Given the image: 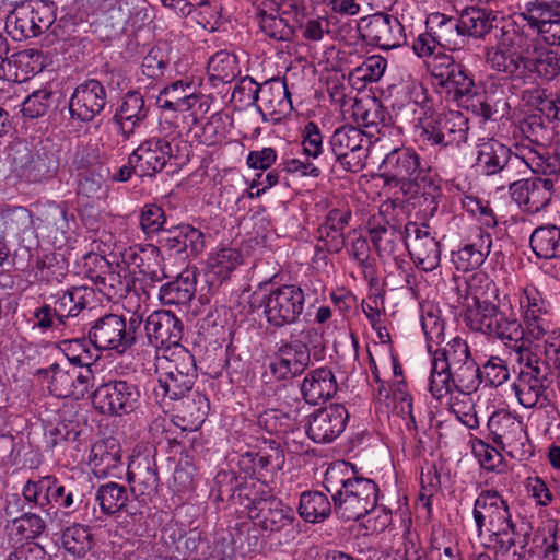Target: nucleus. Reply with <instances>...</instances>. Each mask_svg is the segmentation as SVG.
I'll return each instance as SVG.
<instances>
[{"label": "nucleus", "mask_w": 560, "mask_h": 560, "mask_svg": "<svg viewBox=\"0 0 560 560\" xmlns=\"http://www.w3.org/2000/svg\"><path fill=\"white\" fill-rule=\"evenodd\" d=\"M381 177L388 186L399 187L409 199L422 197L425 211L433 214L442 197V179L430 166L421 165L420 155L408 147L393 149L380 165Z\"/></svg>", "instance_id": "obj_1"}, {"label": "nucleus", "mask_w": 560, "mask_h": 560, "mask_svg": "<svg viewBox=\"0 0 560 560\" xmlns=\"http://www.w3.org/2000/svg\"><path fill=\"white\" fill-rule=\"evenodd\" d=\"M483 281L487 288L491 285V282L483 276H474L468 282L472 303L465 306L463 314L465 325L472 331L501 341L515 353L524 352L522 323L516 315L513 312L502 311L499 305L474 291V284Z\"/></svg>", "instance_id": "obj_2"}, {"label": "nucleus", "mask_w": 560, "mask_h": 560, "mask_svg": "<svg viewBox=\"0 0 560 560\" xmlns=\"http://www.w3.org/2000/svg\"><path fill=\"white\" fill-rule=\"evenodd\" d=\"M323 485L331 494L336 515L345 521H358L376 508L378 486L372 479L354 476L345 463L330 466Z\"/></svg>", "instance_id": "obj_3"}, {"label": "nucleus", "mask_w": 560, "mask_h": 560, "mask_svg": "<svg viewBox=\"0 0 560 560\" xmlns=\"http://www.w3.org/2000/svg\"><path fill=\"white\" fill-rule=\"evenodd\" d=\"M472 516L478 537L485 529L489 533L486 547L494 552V560H500L518 524L512 521L508 501L497 490H482L475 500Z\"/></svg>", "instance_id": "obj_4"}, {"label": "nucleus", "mask_w": 560, "mask_h": 560, "mask_svg": "<svg viewBox=\"0 0 560 560\" xmlns=\"http://www.w3.org/2000/svg\"><path fill=\"white\" fill-rule=\"evenodd\" d=\"M142 324V315L138 313H132L128 319L124 315L106 313L90 322L88 340L98 351L124 354L137 343Z\"/></svg>", "instance_id": "obj_5"}, {"label": "nucleus", "mask_w": 560, "mask_h": 560, "mask_svg": "<svg viewBox=\"0 0 560 560\" xmlns=\"http://www.w3.org/2000/svg\"><path fill=\"white\" fill-rule=\"evenodd\" d=\"M559 540V529L555 521H548L544 526L534 529L529 522L522 520L513 528L511 540L508 541L500 560H530L534 557L557 560Z\"/></svg>", "instance_id": "obj_6"}, {"label": "nucleus", "mask_w": 560, "mask_h": 560, "mask_svg": "<svg viewBox=\"0 0 560 560\" xmlns=\"http://www.w3.org/2000/svg\"><path fill=\"white\" fill-rule=\"evenodd\" d=\"M323 348V334L316 327H305L298 338L291 334L290 340H282L273 360L269 363L272 376L288 381L302 375L311 364V349Z\"/></svg>", "instance_id": "obj_7"}, {"label": "nucleus", "mask_w": 560, "mask_h": 560, "mask_svg": "<svg viewBox=\"0 0 560 560\" xmlns=\"http://www.w3.org/2000/svg\"><path fill=\"white\" fill-rule=\"evenodd\" d=\"M189 160V144L179 136L152 137L144 140L131 153V163L137 167L140 177H153L161 173L167 164L180 166Z\"/></svg>", "instance_id": "obj_8"}, {"label": "nucleus", "mask_w": 560, "mask_h": 560, "mask_svg": "<svg viewBox=\"0 0 560 560\" xmlns=\"http://www.w3.org/2000/svg\"><path fill=\"white\" fill-rule=\"evenodd\" d=\"M158 369L161 371L159 385L153 389L161 405L166 398H183L191 392L197 380L195 357L184 347L174 348L159 359Z\"/></svg>", "instance_id": "obj_9"}, {"label": "nucleus", "mask_w": 560, "mask_h": 560, "mask_svg": "<svg viewBox=\"0 0 560 560\" xmlns=\"http://www.w3.org/2000/svg\"><path fill=\"white\" fill-rule=\"evenodd\" d=\"M469 122L458 110L424 114L416 125L418 141L428 147L459 148L468 140Z\"/></svg>", "instance_id": "obj_10"}, {"label": "nucleus", "mask_w": 560, "mask_h": 560, "mask_svg": "<svg viewBox=\"0 0 560 560\" xmlns=\"http://www.w3.org/2000/svg\"><path fill=\"white\" fill-rule=\"evenodd\" d=\"M305 294L296 284H282L264 295L260 306L268 327L279 330L294 325L304 311Z\"/></svg>", "instance_id": "obj_11"}, {"label": "nucleus", "mask_w": 560, "mask_h": 560, "mask_svg": "<svg viewBox=\"0 0 560 560\" xmlns=\"http://www.w3.org/2000/svg\"><path fill=\"white\" fill-rule=\"evenodd\" d=\"M55 11V3L47 0L24 2L8 14L7 27L12 28L16 39L37 37L54 25Z\"/></svg>", "instance_id": "obj_12"}, {"label": "nucleus", "mask_w": 560, "mask_h": 560, "mask_svg": "<svg viewBox=\"0 0 560 560\" xmlns=\"http://www.w3.org/2000/svg\"><path fill=\"white\" fill-rule=\"evenodd\" d=\"M140 397V389L133 382L112 380L96 387L92 394V404L102 415L120 417L132 412Z\"/></svg>", "instance_id": "obj_13"}, {"label": "nucleus", "mask_w": 560, "mask_h": 560, "mask_svg": "<svg viewBox=\"0 0 560 560\" xmlns=\"http://www.w3.org/2000/svg\"><path fill=\"white\" fill-rule=\"evenodd\" d=\"M12 164L20 178L42 183L52 178L60 165L58 151L52 145H40L32 152L26 145L13 149Z\"/></svg>", "instance_id": "obj_14"}, {"label": "nucleus", "mask_w": 560, "mask_h": 560, "mask_svg": "<svg viewBox=\"0 0 560 560\" xmlns=\"http://www.w3.org/2000/svg\"><path fill=\"white\" fill-rule=\"evenodd\" d=\"M370 141L360 128L352 125L338 127L329 137V149L334 161L338 162L346 171L359 172L364 168L368 159Z\"/></svg>", "instance_id": "obj_15"}, {"label": "nucleus", "mask_w": 560, "mask_h": 560, "mask_svg": "<svg viewBox=\"0 0 560 560\" xmlns=\"http://www.w3.org/2000/svg\"><path fill=\"white\" fill-rule=\"evenodd\" d=\"M431 77L458 104L475 89V81L468 69L456 62L452 56L436 55L429 67Z\"/></svg>", "instance_id": "obj_16"}, {"label": "nucleus", "mask_w": 560, "mask_h": 560, "mask_svg": "<svg viewBox=\"0 0 560 560\" xmlns=\"http://www.w3.org/2000/svg\"><path fill=\"white\" fill-rule=\"evenodd\" d=\"M44 373L50 375L49 392L59 398L83 399L93 387L94 375L91 369H82V366L66 369L54 363Z\"/></svg>", "instance_id": "obj_17"}, {"label": "nucleus", "mask_w": 560, "mask_h": 560, "mask_svg": "<svg viewBox=\"0 0 560 560\" xmlns=\"http://www.w3.org/2000/svg\"><path fill=\"white\" fill-rule=\"evenodd\" d=\"M405 246L416 266L429 272L441 261L440 243L431 235L429 225L409 221L405 225Z\"/></svg>", "instance_id": "obj_18"}, {"label": "nucleus", "mask_w": 560, "mask_h": 560, "mask_svg": "<svg viewBox=\"0 0 560 560\" xmlns=\"http://www.w3.org/2000/svg\"><path fill=\"white\" fill-rule=\"evenodd\" d=\"M107 104V92L96 79L78 84L68 103L70 118L79 122H91L101 115Z\"/></svg>", "instance_id": "obj_19"}, {"label": "nucleus", "mask_w": 560, "mask_h": 560, "mask_svg": "<svg viewBox=\"0 0 560 560\" xmlns=\"http://www.w3.org/2000/svg\"><path fill=\"white\" fill-rule=\"evenodd\" d=\"M285 463V454L280 443L265 441L257 452L248 451L240 455V470L254 479L271 480Z\"/></svg>", "instance_id": "obj_20"}, {"label": "nucleus", "mask_w": 560, "mask_h": 560, "mask_svg": "<svg viewBox=\"0 0 560 560\" xmlns=\"http://www.w3.org/2000/svg\"><path fill=\"white\" fill-rule=\"evenodd\" d=\"M348 420L349 412L343 405L330 404L310 415L306 434L315 443H330L345 431Z\"/></svg>", "instance_id": "obj_21"}, {"label": "nucleus", "mask_w": 560, "mask_h": 560, "mask_svg": "<svg viewBox=\"0 0 560 560\" xmlns=\"http://www.w3.org/2000/svg\"><path fill=\"white\" fill-rule=\"evenodd\" d=\"M121 264L127 266L129 273H138L147 288L166 278L163 257L158 246L148 248L129 247L121 253Z\"/></svg>", "instance_id": "obj_22"}, {"label": "nucleus", "mask_w": 560, "mask_h": 560, "mask_svg": "<svg viewBox=\"0 0 560 560\" xmlns=\"http://www.w3.org/2000/svg\"><path fill=\"white\" fill-rule=\"evenodd\" d=\"M522 163V155L497 139H488L477 145V168L487 176L509 175Z\"/></svg>", "instance_id": "obj_23"}, {"label": "nucleus", "mask_w": 560, "mask_h": 560, "mask_svg": "<svg viewBox=\"0 0 560 560\" xmlns=\"http://www.w3.org/2000/svg\"><path fill=\"white\" fill-rule=\"evenodd\" d=\"M363 38L384 50L398 48L407 43L405 27L399 19L384 12L369 16L363 26Z\"/></svg>", "instance_id": "obj_24"}, {"label": "nucleus", "mask_w": 560, "mask_h": 560, "mask_svg": "<svg viewBox=\"0 0 560 560\" xmlns=\"http://www.w3.org/2000/svg\"><path fill=\"white\" fill-rule=\"evenodd\" d=\"M144 329L150 343L158 349L164 348L166 354L183 347V323L170 311L153 312L147 318Z\"/></svg>", "instance_id": "obj_25"}, {"label": "nucleus", "mask_w": 560, "mask_h": 560, "mask_svg": "<svg viewBox=\"0 0 560 560\" xmlns=\"http://www.w3.org/2000/svg\"><path fill=\"white\" fill-rule=\"evenodd\" d=\"M257 109L264 120L280 122L293 110L291 94L284 80L272 78L260 84Z\"/></svg>", "instance_id": "obj_26"}, {"label": "nucleus", "mask_w": 560, "mask_h": 560, "mask_svg": "<svg viewBox=\"0 0 560 560\" xmlns=\"http://www.w3.org/2000/svg\"><path fill=\"white\" fill-rule=\"evenodd\" d=\"M555 183L551 178L533 177L510 185L512 199L526 212L537 213L551 201Z\"/></svg>", "instance_id": "obj_27"}, {"label": "nucleus", "mask_w": 560, "mask_h": 560, "mask_svg": "<svg viewBox=\"0 0 560 560\" xmlns=\"http://www.w3.org/2000/svg\"><path fill=\"white\" fill-rule=\"evenodd\" d=\"M388 209L380 208L368 221L369 235L380 257L394 255L399 243H405V229L401 231L398 221L388 217Z\"/></svg>", "instance_id": "obj_28"}, {"label": "nucleus", "mask_w": 560, "mask_h": 560, "mask_svg": "<svg viewBox=\"0 0 560 560\" xmlns=\"http://www.w3.org/2000/svg\"><path fill=\"white\" fill-rule=\"evenodd\" d=\"M158 248L170 256H197L205 247L203 233L190 224L170 225L160 236Z\"/></svg>", "instance_id": "obj_29"}, {"label": "nucleus", "mask_w": 560, "mask_h": 560, "mask_svg": "<svg viewBox=\"0 0 560 560\" xmlns=\"http://www.w3.org/2000/svg\"><path fill=\"white\" fill-rule=\"evenodd\" d=\"M351 219L352 211L347 206L330 209L316 231L320 244L317 247L331 254L341 252L346 246L345 230Z\"/></svg>", "instance_id": "obj_30"}, {"label": "nucleus", "mask_w": 560, "mask_h": 560, "mask_svg": "<svg viewBox=\"0 0 560 560\" xmlns=\"http://www.w3.org/2000/svg\"><path fill=\"white\" fill-rule=\"evenodd\" d=\"M127 480L137 498L145 500L158 493L160 477L155 457L149 454L133 456L128 465Z\"/></svg>", "instance_id": "obj_31"}, {"label": "nucleus", "mask_w": 560, "mask_h": 560, "mask_svg": "<svg viewBox=\"0 0 560 560\" xmlns=\"http://www.w3.org/2000/svg\"><path fill=\"white\" fill-rule=\"evenodd\" d=\"M177 402L174 424L184 431L199 433L209 410L207 397L198 392L184 395L183 398H168Z\"/></svg>", "instance_id": "obj_32"}, {"label": "nucleus", "mask_w": 560, "mask_h": 560, "mask_svg": "<svg viewBox=\"0 0 560 560\" xmlns=\"http://www.w3.org/2000/svg\"><path fill=\"white\" fill-rule=\"evenodd\" d=\"M488 428L495 444L513 455L518 447H524L528 441L523 422L509 413L492 416L488 421Z\"/></svg>", "instance_id": "obj_33"}, {"label": "nucleus", "mask_w": 560, "mask_h": 560, "mask_svg": "<svg viewBox=\"0 0 560 560\" xmlns=\"http://www.w3.org/2000/svg\"><path fill=\"white\" fill-rule=\"evenodd\" d=\"M486 59L493 70L512 80H524L529 75L530 58L510 49L504 42L498 47L489 48Z\"/></svg>", "instance_id": "obj_34"}, {"label": "nucleus", "mask_w": 560, "mask_h": 560, "mask_svg": "<svg viewBox=\"0 0 560 560\" xmlns=\"http://www.w3.org/2000/svg\"><path fill=\"white\" fill-rule=\"evenodd\" d=\"M492 236L482 229H477L469 243L452 252V262L458 271L467 272L479 268L489 256Z\"/></svg>", "instance_id": "obj_35"}, {"label": "nucleus", "mask_w": 560, "mask_h": 560, "mask_svg": "<svg viewBox=\"0 0 560 560\" xmlns=\"http://www.w3.org/2000/svg\"><path fill=\"white\" fill-rule=\"evenodd\" d=\"M463 107L471 112L482 120H500L509 115L511 106L503 93L477 92L475 89L460 103Z\"/></svg>", "instance_id": "obj_36"}, {"label": "nucleus", "mask_w": 560, "mask_h": 560, "mask_svg": "<svg viewBox=\"0 0 560 560\" xmlns=\"http://www.w3.org/2000/svg\"><path fill=\"white\" fill-rule=\"evenodd\" d=\"M338 390L334 372L328 368L310 371L300 384L303 400L308 405H318L332 398Z\"/></svg>", "instance_id": "obj_37"}, {"label": "nucleus", "mask_w": 560, "mask_h": 560, "mask_svg": "<svg viewBox=\"0 0 560 560\" xmlns=\"http://www.w3.org/2000/svg\"><path fill=\"white\" fill-rule=\"evenodd\" d=\"M425 26L435 35V42L443 49L455 51L466 45L462 24L456 16L433 12L427 16Z\"/></svg>", "instance_id": "obj_38"}, {"label": "nucleus", "mask_w": 560, "mask_h": 560, "mask_svg": "<svg viewBox=\"0 0 560 560\" xmlns=\"http://www.w3.org/2000/svg\"><path fill=\"white\" fill-rule=\"evenodd\" d=\"M89 465L97 478L115 476L122 465L118 441L113 438L96 441L90 451Z\"/></svg>", "instance_id": "obj_39"}, {"label": "nucleus", "mask_w": 560, "mask_h": 560, "mask_svg": "<svg viewBox=\"0 0 560 560\" xmlns=\"http://www.w3.org/2000/svg\"><path fill=\"white\" fill-rule=\"evenodd\" d=\"M249 518L264 530L281 532L288 528H295L298 525L294 510L284 504L280 499H272L269 503H262V509Z\"/></svg>", "instance_id": "obj_40"}, {"label": "nucleus", "mask_w": 560, "mask_h": 560, "mask_svg": "<svg viewBox=\"0 0 560 560\" xmlns=\"http://www.w3.org/2000/svg\"><path fill=\"white\" fill-rule=\"evenodd\" d=\"M93 298L94 290L92 288L78 285L50 294L49 300L58 313V324L66 325V320L77 317L88 307Z\"/></svg>", "instance_id": "obj_41"}, {"label": "nucleus", "mask_w": 560, "mask_h": 560, "mask_svg": "<svg viewBox=\"0 0 560 560\" xmlns=\"http://www.w3.org/2000/svg\"><path fill=\"white\" fill-rule=\"evenodd\" d=\"M148 110L144 98L140 92L129 91L125 94L121 104L116 109L113 117V120L119 126L125 139L130 138L136 127L147 118Z\"/></svg>", "instance_id": "obj_42"}, {"label": "nucleus", "mask_w": 560, "mask_h": 560, "mask_svg": "<svg viewBox=\"0 0 560 560\" xmlns=\"http://www.w3.org/2000/svg\"><path fill=\"white\" fill-rule=\"evenodd\" d=\"M60 479L54 475L28 479L22 488V495L27 503L49 514L52 511Z\"/></svg>", "instance_id": "obj_43"}, {"label": "nucleus", "mask_w": 560, "mask_h": 560, "mask_svg": "<svg viewBox=\"0 0 560 560\" xmlns=\"http://www.w3.org/2000/svg\"><path fill=\"white\" fill-rule=\"evenodd\" d=\"M517 19L525 22L536 35L544 33L550 23L560 19V0H530Z\"/></svg>", "instance_id": "obj_44"}, {"label": "nucleus", "mask_w": 560, "mask_h": 560, "mask_svg": "<svg viewBox=\"0 0 560 560\" xmlns=\"http://www.w3.org/2000/svg\"><path fill=\"white\" fill-rule=\"evenodd\" d=\"M198 96L188 80H177L160 91L156 103L162 109L186 112L195 106Z\"/></svg>", "instance_id": "obj_45"}, {"label": "nucleus", "mask_w": 560, "mask_h": 560, "mask_svg": "<svg viewBox=\"0 0 560 560\" xmlns=\"http://www.w3.org/2000/svg\"><path fill=\"white\" fill-rule=\"evenodd\" d=\"M285 12L280 13L278 8L270 5V9L258 8L256 11V21L259 31L264 36L276 42H291L295 36V26L291 25L283 16Z\"/></svg>", "instance_id": "obj_46"}, {"label": "nucleus", "mask_w": 560, "mask_h": 560, "mask_svg": "<svg viewBox=\"0 0 560 560\" xmlns=\"http://www.w3.org/2000/svg\"><path fill=\"white\" fill-rule=\"evenodd\" d=\"M80 427L77 412L61 410L58 421L55 424L49 423L45 428L44 438L46 446L52 450L66 442H74L80 435Z\"/></svg>", "instance_id": "obj_47"}, {"label": "nucleus", "mask_w": 560, "mask_h": 560, "mask_svg": "<svg viewBox=\"0 0 560 560\" xmlns=\"http://www.w3.org/2000/svg\"><path fill=\"white\" fill-rule=\"evenodd\" d=\"M196 293V277L188 270L166 282L159 290V298L165 305H187Z\"/></svg>", "instance_id": "obj_48"}, {"label": "nucleus", "mask_w": 560, "mask_h": 560, "mask_svg": "<svg viewBox=\"0 0 560 560\" xmlns=\"http://www.w3.org/2000/svg\"><path fill=\"white\" fill-rule=\"evenodd\" d=\"M132 280L126 265L118 262L110 267L102 279L95 284L100 293L107 300H119L126 298L131 290Z\"/></svg>", "instance_id": "obj_49"}, {"label": "nucleus", "mask_w": 560, "mask_h": 560, "mask_svg": "<svg viewBox=\"0 0 560 560\" xmlns=\"http://www.w3.org/2000/svg\"><path fill=\"white\" fill-rule=\"evenodd\" d=\"M529 246L539 259L560 258V228L555 224L536 228L530 234Z\"/></svg>", "instance_id": "obj_50"}, {"label": "nucleus", "mask_w": 560, "mask_h": 560, "mask_svg": "<svg viewBox=\"0 0 560 560\" xmlns=\"http://www.w3.org/2000/svg\"><path fill=\"white\" fill-rule=\"evenodd\" d=\"M533 173L555 175L560 173V152L555 144L552 152L544 144L530 148L522 154V163Z\"/></svg>", "instance_id": "obj_51"}, {"label": "nucleus", "mask_w": 560, "mask_h": 560, "mask_svg": "<svg viewBox=\"0 0 560 560\" xmlns=\"http://www.w3.org/2000/svg\"><path fill=\"white\" fill-rule=\"evenodd\" d=\"M332 505L327 494L316 490L300 495L299 514L307 523H320L329 517Z\"/></svg>", "instance_id": "obj_52"}, {"label": "nucleus", "mask_w": 560, "mask_h": 560, "mask_svg": "<svg viewBox=\"0 0 560 560\" xmlns=\"http://www.w3.org/2000/svg\"><path fill=\"white\" fill-rule=\"evenodd\" d=\"M290 8L294 10L296 23L305 40L319 42L326 34L330 33L328 18L311 16L307 12L305 0H302L300 4L291 3Z\"/></svg>", "instance_id": "obj_53"}, {"label": "nucleus", "mask_w": 560, "mask_h": 560, "mask_svg": "<svg viewBox=\"0 0 560 560\" xmlns=\"http://www.w3.org/2000/svg\"><path fill=\"white\" fill-rule=\"evenodd\" d=\"M353 116L357 122L364 127H374L378 132L381 128H388L393 125L390 113L376 98H372L366 103L355 102L353 105Z\"/></svg>", "instance_id": "obj_54"}, {"label": "nucleus", "mask_w": 560, "mask_h": 560, "mask_svg": "<svg viewBox=\"0 0 560 560\" xmlns=\"http://www.w3.org/2000/svg\"><path fill=\"white\" fill-rule=\"evenodd\" d=\"M207 73L213 86L232 82L241 73L237 57L228 50L215 52L208 61Z\"/></svg>", "instance_id": "obj_55"}, {"label": "nucleus", "mask_w": 560, "mask_h": 560, "mask_svg": "<svg viewBox=\"0 0 560 560\" xmlns=\"http://www.w3.org/2000/svg\"><path fill=\"white\" fill-rule=\"evenodd\" d=\"M458 19L465 38H482L493 28V22L497 20L491 11L478 7L465 9Z\"/></svg>", "instance_id": "obj_56"}, {"label": "nucleus", "mask_w": 560, "mask_h": 560, "mask_svg": "<svg viewBox=\"0 0 560 560\" xmlns=\"http://www.w3.org/2000/svg\"><path fill=\"white\" fill-rule=\"evenodd\" d=\"M95 500L98 502L101 512L104 515L113 516L125 509L129 495L125 486L108 481L97 488Z\"/></svg>", "instance_id": "obj_57"}, {"label": "nucleus", "mask_w": 560, "mask_h": 560, "mask_svg": "<svg viewBox=\"0 0 560 560\" xmlns=\"http://www.w3.org/2000/svg\"><path fill=\"white\" fill-rule=\"evenodd\" d=\"M551 384L527 377L526 375H518L513 384L516 397L522 406L525 408H534L538 404L544 406L547 398V390Z\"/></svg>", "instance_id": "obj_58"}, {"label": "nucleus", "mask_w": 560, "mask_h": 560, "mask_svg": "<svg viewBox=\"0 0 560 560\" xmlns=\"http://www.w3.org/2000/svg\"><path fill=\"white\" fill-rule=\"evenodd\" d=\"M523 346L544 339L551 329L550 312H530L522 315Z\"/></svg>", "instance_id": "obj_59"}, {"label": "nucleus", "mask_w": 560, "mask_h": 560, "mask_svg": "<svg viewBox=\"0 0 560 560\" xmlns=\"http://www.w3.org/2000/svg\"><path fill=\"white\" fill-rule=\"evenodd\" d=\"M455 390L462 394L476 392L481 384L480 366L471 357L452 370Z\"/></svg>", "instance_id": "obj_60"}, {"label": "nucleus", "mask_w": 560, "mask_h": 560, "mask_svg": "<svg viewBox=\"0 0 560 560\" xmlns=\"http://www.w3.org/2000/svg\"><path fill=\"white\" fill-rule=\"evenodd\" d=\"M62 547L75 557H84L92 549V535L88 527L73 524L62 532Z\"/></svg>", "instance_id": "obj_61"}, {"label": "nucleus", "mask_w": 560, "mask_h": 560, "mask_svg": "<svg viewBox=\"0 0 560 560\" xmlns=\"http://www.w3.org/2000/svg\"><path fill=\"white\" fill-rule=\"evenodd\" d=\"M517 362L521 364L518 375H526L534 380L551 384L553 374L550 371L549 364L546 360H541L532 352L529 346H525V351L516 353Z\"/></svg>", "instance_id": "obj_62"}, {"label": "nucleus", "mask_w": 560, "mask_h": 560, "mask_svg": "<svg viewBox=\"0 0 560 560\" xmlns=\"http://www.w3.org/2000/svg\"><path fill=\"white\" fill-rule=\"evenodd\" d=\"M77 196L85 206L106 198L107 188L101 175L85 172L79 175Z\"/></svg>", "instance_id": "obj_63"}, {"label": "nucleus", "mask_w": 560, "mask_h": 560, "mask_svg": "<svg viewBox=\"0 0 560 560\" xmlns=\"http://www.w3.org/2000/svg\"><path fill=\"white\" fill-rule=\"evenodd\" d=\"M455 390V384L450 365L432 359L429 392L435 399H441Z\"/></svg>", "instance_id": "obj_64"}]
</instances>
